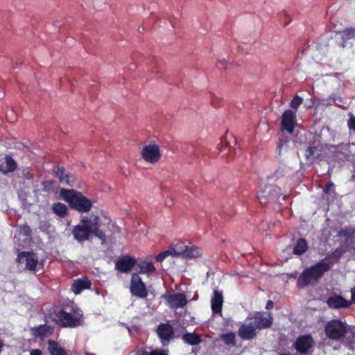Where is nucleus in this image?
Segmentation results:
<instances>
[{
    "instance_id": "f257e3e1",
    "label": "nucleus",
    "mask_w": 355,
    "mask_h": 355,
    "mask_svg": "<svg viewBox=\"0 0 355 355\" xmlns=\"http://www.w3.org/2000/svg\"><path fill=\"white\" fill-rule=\"evenodd\" d=\"M72 234L75 240L80 243L85 242L94 236L102 243L106 241V234L100 229V218L98 215L90 214L81 218L80 224L72 229Z\"/></svg>"
},
{
    "instance_id": "f03ea898",
    "label": "nucleus",
    "mask_w": 355,
    "mask_h": 355,
    "mask_svg": "<svg viewBox=\"0 0 355 355\" xmlns=\"http://www.w3.org/2000/svg\"><path fill=\"white\" fill-rule=\"evenodd\" d=\"M333 266L331 261H325V259L305 268L297 279V287L304 289L309 286H314L328 272Z\"/></svg>"
},
{
    "instance_id": "7ed1b4c3",
    "label": "nucleus",
    "mask_w": 355,
    "mask_h": 355,
    "mask_svg": "<svg viewBox=\"0 0 355 355\" xmlns=\"http://www.w3.org/2000/svg\"><path fill=\"white\" fill-rule=\"evenodd\" d=\"M53 320L60 327L74 328L83 322L82 311L78 307H73L70 312L64 309L55 307L52 311Z\"/></svg>"
},
{
    "instance_id": "20e7f679",
    "label": "nucleus",
    "mask_w": 355,
    "mask_h": 355,
    "mask_svg": "<svg viewBox=\"0 0 355 355\" xmlns=\"http://www.w3.org/2000/svg\"><path fill=\"white\" fill-rule=\"evenodd\" d=\"M60 195L61 198L69 204L71 209L80 213H88L92 207L93 202L81 192L74 189L62 188Z\"/></svg>"
},
{
    "instance_id": "39448f33",
    "label": "nucleus",
    "mask_w": 355,
    "mask_h": 355,
    "mask_svg": "<svg viewBox=\"0 0 355 355\" xmlns=\"http://www.w3.org/2000/svg\"><path fill=\"white\" fill-rule=\"evenodd\" d=\"M348 331V325L341 319H333L327 322L324 326L326 336L332 340H341Z\"/></svg>"
},
{
    "instance_id": "423d86ee",
    "label": "nucleus",
    "mask_w": 355,
    "mask_h": 355,
    "mask_svg": "<svg viewBox=\"0 0 355 355\" xmlns=\"http://www.w3.org/2000/svg\"><path fill=\"white\" fill-rule=\"evenodd\" d=\"M40 186V188L35 189L33 191L35 197L38 202L49 203L50 201L49 196L58 193V187L53 180L42 181Z\"/></svg>"
},
{
    "instance_id": "0eeeda50",
    "label": "nucleus",
    "mask_w": 355,
    "mask_h": 355,
    "mask_svg": "<svg viewBox=\"0 0 355 355\" xmlns=\"http://www.w3.org/2000/svg\"><path fill=\"white\" fill-rule=\"evenodd\" d=\"M273 317L270 312L257 311L248 316L247 320H251L257 329L261 330L271 327Z\"/></svg>"
},
{
    "instance_id": "6e6552de",
    "label": "nucleus",
    "mask_w": 355,
    "mask_h": 355,
    "mask_svg": "<svg viewBox=\"0 0 355 355\" xmlns=\"http://www.w3.org/2000/svg\"><path fill=\"white\" fill-rule=\"evenodd\" d=\"M315 342L311 334L300 335L298 336L293 347L301 354H308L313 351Z\"/></svg>"
},
{
    "instance_id": "1a4fd4ad",
    "label": "nucleus",
    "mask_w": 355,
    "mask_h": 355,
    "mask_svg": "<svg viewBox=\"0 0 355 355\" xmlns=\"http://www.w3.org/2000/svg\"><path fill=\"white\" fill-rule=\"evenodd\" d=\"M130 291L132 295L140 298H146L148 296L146 284L137 273L132 274Z\"/></svg>"
},
{
    "instance_id": "9d476101",
    "label": "nucleus",
    "mask_w": 355,
    "mask_h": 355,
    "mask_svg": "<svg viewBox=\"0 0 355 355\" xmlns=\"http://www.w3.org/2000/svg\"><path fill=\"white\" fill-rule=\"evenodd\" d=\"M156 334L163 347L168 346L170 341L175 338L173 327L169 323H160L156 329Z\"/></svg>"
},
{
    "instance_id": "9b49d317",
    "label": "nucleus",
    "mask_w": 355,
    "mask_h": 355,
    "mask_svg": "<svg viewBox=\"0 0 355 355\" xmlns=\"http://www.w3.org/2000/svg\"><path fill=\"white\" fill-rule=\"evenodd\" d=\"M141 156L148 163H157L162 157L159 146L157 144L144 146L141 149Z\"/></svg>"
},
{
    "instance_id": "f8f14e48",
    "label": "nucleus",
    "mask_w": 355,
    "mask_h": 355,
    "mask_svg": "<svg viewBox=\"0 0 355 355\" xmlns=\"http://www.w3.org/2000/svg\"><path fill=\"white\" fill-rule=\"evenodd\" d=\"M265 194H268L267 198L270 201H275L278 200L279 196L281 195V189L274 184H268L264 187L263 189L259 191L257 193V198L259 202L265 205L267 204V199L265 198Z\"/></svg>"
},
{
    "instance_id": "ddd939ff",
    "label": "nucleus",
    "mask_w": 355,
    "mask_h": 355,
    "mask_svg": "<svg viewBox=\"0 0 355 355\" xmlns=\"http://www.w3.org/2000/svg\"><path fill=\"white\" fill-rule=\"evenodd\" d=\"M17 261L19 264H24V269L35 271L38 264V258L33 252H20L17 254Z\"/></svg>"
},
{
    "instance_id": "4468645a",
    "label": "nucleus",
    "mask_w": 355,
    "mask_h": 355,
    "mask_svg": "<svg viewBox=\"0 0 355 355\" xmlns=\"http://www.w3.org/2000/svg\"><path fill=\"white\" fill-rule=\"evenodd\" d=\"M297 123L296 114L291 110H286L282 116L281 129L292 134Z\"/></svg>"
},
{
    "instance_id": "2eb2a0df",
    "label": "nucleus",
    "mask_w": 355,
    "mask_h": 355,
    "mask_svg": "<svg viewBox=\"0 0 355 355\" xmlns=\"http://www.w3.org/2000/svg\"><path fill=\"white\" fill-rule=\"evenodd\" d=\"M164 297L166 299L168 306L174 309L183 308L188 303L186 295L184 293H178L164 295Z\"/></svg>"
},
{
    "instance_id": "dca6fc26",
    "label": "nucleus",
    "mask_w": 355,
    "mask_h": 355,
    "mask_svg": "<svg viewBox=\"0 0 355 355\" xmlns=\"http://www.w3.org/2000/svg\"><path fill=\"white\" fill-rule=\"evenodd\" d=\"M239 337L243 340H252L257 337V328L251 320H247L241 325L238 330Z\"/></svg>"
},
{
    "instance_id": "f3484780",
    "label": "nucleus",
    "mask_w": 355,
    "mask_h": 355,
    "mask_svg": "<svg viewBox=\"0 0 355 355\" xmlns=\"http://www.w3.org/2000/svg\"><path fill=\"white\" fill-rule=\"evenodd\" d=\"M137 264V260L130 255L121 257L115 263V269L121 272H130Z\"/></svg>"
},
{
    "instance_id": "a211bd4d",
    "label": "nucleus",
    "mask_w": 355,
    "mask_h": 355,
    "mask_svg": "<svg viewBox=\"0 0 355 355\" xmlns=\"http://www.w3.org/2000/svg\"><path fill=\"white\" fill-rule=\"evenodd\" d=\"M326 302L330 309H334L348 308L352 305V301L345 299L340 295L330 296Z\"/></svg>"
},
{
    "instance_id": "6ab92c4d",
    "label": "nucleus",
    "mask_w": 355,
    "mask_h": 355,
    "mask_svg": "<svg viewBox=\"0 0 355 355\" xmlns=\"http://www.w3.org/2000/svg\"><path fill=\"white\" fill-rule=\"evenodd\" d=\"M53 328L46 324L37 327H33L30 329V332L33 338L43 340L44 338L51 335L53 332Z\"/></svg>"
},
{
    "instance_id": "aec40b11",
    "label": "nucleus",
    "mask_w": 355,
    "mask_h": 355,
    "mask_svg": "<svg viewBox=\"0 0 355 355\" xmlns=\"http://www.w3.org/2000/svg\"><path fill=\"white\" fill-rule=\"evenodd\" d=\"M223 304V292L215 289L211 298V308L214 314L221 313Z\"/></svg>"
},
{
    "instance_id": "412c9836",
    "label": "nucleus",
    "mask_w": 355,
    "mask_h": 355,
    "mask_svg": "<svg viewBox=\"0 0 355 355\" xmlns=\"http://www.w3.org/2000/svg\"><path fill=\"white\" fill-rule=\"evenodd\" d=\"M53 171L61 184L73 187V180L71 179V176L66 172L64 167L54 166Z\"/></svg>"
},
{
    "instance_id": "4be33fe9",
    "label": "nucleus",
    "mask_w": 355,
    "mask_h": 355,
    "mask_svg": "<svg viewBox=\"0 0 355 355\" xmlns=\"http://www.w3.org/2000/svg\"><path fill=\"white\" fill-rule=\"evenodd\" d=\"M91 286L92 282L88 277L78 278L73 281L71 289L76 295H78L85 289H89Z\"/></svg>"
},
{
    "instance_id": "5701e85b",
    "label": "nucleus",
    "mask_w": 355,
    "mask_h": 355,
    "mask_svg": "<svg viewBox=\"0 0 355 355\" xmlns=\"http://www.w3.org/2000/svg\"><path fill=\"white\" fill-rule=\"evenodd\" d=\"M5 162L6 165L0 164V172H2L3 174L13 172L17 169V164L10 155L5 157Z\"/></svg>"
},
{
    "instance_id": "b1692460",
    "label": "nucleus",
    "mask_w": 355,
    "mask_h": 355,
    "mask_svg": "<svg viewBox=\"0 0 355 355\" xmlns=\"http://www.w3.org/2000/svg\"><path fill=\"white\" fill-rule=\"evenodd\" d=\"M135 266H137L136 270L138 271L139 274H149L156 271V268L152 261H144L137 263Z\"/></svg>"
},
{
    "instance_id": "393cba45",
    "label": "nucleus",
    "mask_w": 355,
    "mask_h": 355,
    "mask_svg": "<svg viewBox=\"0 0 355 355\" xmlns=\"http://www.w3.org/2000/svg\"><path fill=\"white\" fill-rule=\"evenodd\" d=\"M182 338L185 343L190 345H197L202 342L201 336L196 333H186Z\"/></svg>"
},
{
    "instance_id": "a878e982",
    "label": "nucleus",
    "mask_w": 355,
    "mask_h": 355,
    "mask_svg": "<svg viewBox=\"0 0 355 355\" xmlns=\"http://www.w3.org/2000/svg\"><path fill=\"white\" fill-rule=\"evenodd\" d=\"M48 349L50 355H68L65 350L61 346H60L56 341L53 340H49L48 341Z\"/></svg>"
},
{
    "instance_id": "bb28decb",
    "label": "nucleus",
    "mask_w": 355,
    "mask_h": 355,
    "mask_svg": "<svg viewBox=\"0 0 355 355\" xmlns=\"http://www.w3.org/2000/svg\"><path fill=\"white\" fill-rule=\"evenodd\" d=\"M53 212L60 218H64L68 215V208L66 205L61 202H55L52 205Z\"/></svg>"
},
{
    "instance_id": "cd10ccee",
    "label": "nucleus",
    "mask_w": 355,
    "mask_h": 355,
    "mask_svg": "<svg viewBox=\"0 0 355 355\" xmlns=\"http://www.w3.org/2000/svg\"><path fill=\"white\" fill-rule=\"evenodd\" d=\"M201 255V249L196 246L186 245L183 257L185 258H196Z\"/></svg>"
},
{
    "instance_id": "c85d7f7f",
    "label": "nucleus",
    "mask_w": 355,
    "mask_h": 355,
    "mask_svg": "<svg viewBox=\"0 0 355 355\" xmlns=\"http://www.w3.org/2000/svg\"><path fill=\"white\" fill-rule=\"evenodd\" d=\"M320 150L316 146H308L305 150V157L311 162L317 159L320 156Z\"/></svg>"
},
{
    "instance_id": "c756f323",
    "label": "nucleus",
    "mask_w": 355,
    "mask_h": 355,
    "mask_svg": "<svg viewBox=\"0 0 355 355\" xmlns=\"http://www.w3.org/2000/svg\"><path fill=\"white\" fill-rule=\"evenodd\" d=\"M308 249L306 241L304 239H299L293 249L295 254L301 255L304 254Z\"/></svg>"
},
{
    "instance_id": "7c9ffc66",
    "label": "nucleus",
    "mask_w": 355,
    "mask_h": 355,
    "mask_svg": "<svg viewBox=\"0 0 355 355\" xmlns=\"http://www.w3.org/2000/svg\"><path fill=\"white\" fill-rule=\"evenodd\" d=\"M184 248H186V245L183 243H179L175 245L171 246L169 248L171 250V256L175 257H183Z\"/></svg>"
},
{
    "instance_id": "2f4dec72",
    "label": "nucleus",
    "mask_w": 355,
    "mask_h": 355,
    "mask_svg": "<svg viewBox=\"0 0 355 355\" xmlns=\"http://www.w3.org/2000/svg\"><path fill=\"white\" fill-rule=\"evenodd\" d=\"M220 339L227 345L234 346L236 345V336L233 332L221 334Z\"/></svg>"
},
{
    "instance_id": "473e14b6",
    "label": "nucleus",
    "mask_w": 355,
    "mask_h": 355,
    "mask_svg": "<svg viewBox=\"0 0 355 355\" xmlns=\"http://www.w3.org/2000/svg\"><path fill=\"white\" fill-rule=\"evenodd\" d=\"M338 235L339 236H343L346 239H351L355 236V227H348L344 229H341L338 231Z\"/></svg>"
},
{
    "instance_id": "72a5a7b5",
    "label": "nucleus",
    "mask_w": 355,
    "mask_h": 355,
    "mask_svg": "<svg viewBox=\"0 0 355 355\" xmlns=\"http://www.w3.org/2000/svg\"><path fill=\"white\" fill-rule=\"evenodd\" d=\"M341 37L344 41L355 38V28H345L341 33Z\"/></svg>"
},
{
    "instance_id": "f704fd0d",
    "label": "nucleus",
    "mask_w": 355,
    "mask_h": 355,
    "mask_svg": "<svg viewBox=\"0 0 355 355\" xmlns=\"http://www.w3.org/2000/svg\"><path fill=\"white\" fill-rule=\"evenodd\" d=\"M302 103H303V98L301 96H300L298 95H296L291 100V101L290 103V107L292 109H294V110H297L298 109L299 106Z\"/></svg>"
},
{
    "instance_id": "c9c22d12",
    "label": "nucleus",
    "mask_w": 355,
    "mask_h": 355,
    "mask_svg": "<svg viewBox=\"0 0 355 355\" xmlns=\"http://www.w3.org/2000/svg\"><path fill=\"white\" fill-rule=\"evenodd\" d=\"M19 232L21 234L26 237H29L31 236V229L27 224H24L22 225H20L19 227Z\"/></svg>"
},
{
    "instance_id": "e433bc0d",
    "label": "nucleus",
    "mask_w": 355,
    "mask_h": 355,
    "mask_svg": "<svg viewBox=\"0 0 355 355\" xmlns=\"http://www.w3.org/2000/svg\"><path fill=\"white\" fill-rule=\"evenodd\" d=\"M168 255H171V250L168 248L167 250L161 252L155 257V260L157 262H162Z\"/></svg>"
},
{
    "instance_id": "4c0bfd02",
    "label": "nucleus",
    "mask_w": 355,
    "mask_h": 355,
    "mask_svg": "<svg viewBox=\"0 0 355 355\" xmlns=\"http://www.w3.org/2000/svg\"><path fill=\"white\" fill-rule=\"evenodd\" d=\"M109 230L111 232V234H116L120 232V228L119 226L116 225L115 223H113L111 220L107 223Z\"/></svg>"
},
{
    "instance_id": "58836bf2",
    "label": "nucleus",
    "mask_w": 355,
    "mask_h": 355,
    "mask_svg": "<svg viewBox=\"0 0 355 355\" xmlns=\"http://www.w3.org/2000/svg\"><path fill=\"white\" fill-rule=\"evenodd\" d=\"M150 355H169V354H168V349L156 348L155 349L150 352Z\"/></svg>"
},
{
    "instance_id": "ea45409f",
    "label": "nucleus",
    "mask_w": 355,
    "mask_h": 355,
    "mask_svg": "<svg viewBox=\"0 0 355 355\" xmlns=\"http://www.w3.org/2000/svg\"><path fill=\"white\" fill-rule=\"evenodd\" d=\"M345 251L340 248L336 249L331 254V257L337 260L340 259Z\"/></svg>"
},
{
    "instance_id": "a19ab883",
    "label": "nucleus",
    "mask_w": 355,
    "mask_h": 355,
    "mask_svg": "<svg viewBox=\"0 0 355 355\" xmlns=\"http://www.w3.org/2000/svg\"><path fill=\"white\" fill-rule=\"evenodd\" d=\"M347 125L349 130H353L355 132V116L352 115L347 121Z\"/></svg>"
},
{
    "instance_id": "79ce46f5",
    "label": "nucleus",
    "mask_w": 355,
    "mask_h": 355,
    "mask_svg": "<svg viewBox=\"0 0 355 355\" xmlns=\"http://www.w3.org/2000/svg\"><path fill=\"white\" fill-rule=\"evenodd\" d=\"M151 71H152V73H155L156 74H157L159 73L158 65H157V60H155L153 62V67L151 69Z\"/></svg>"
},
{
    "instance_id": "37998d69",
    "label": "nucleus",
    "mask_w": 355,
    "mask_h": 355,
    "mask_svg": "<svg viewBox=\"0 0 355 355\" xmlns=\"http://www.w3.org/2000/svg\"><path fill=\"white\" fill-rule=\"evenodd\" d=\"M30 355H42V351L39 349H32L30 352Z\"/></svg>"
},
{
    "instance_id": "c03bdc74",
    "label": "nucleus",
    "mask_w": 355,
    "mask_h": 355,
    "mask_svg": "<svg viewBox=\"0 0 355 355\" xmlns=\"http://www.w3.org/2000/svg\"><path fill=\"white\" fill-rule=\"evenodd\" d=\"M227 64V61L225 59H223L221 60H219L218 62V67H220L219 65H221L223 67H226Z\"/></svg>"
},
{
    "instance_id": "a18cd8bd",
    "label": "nucleus",
    "mask_w": 355,
    "mask_h": 355,
    "mask_svg": "<svg viewBox=\"0 0 355 355\" xmlns=\"http://www.w3.org/2000/svg\"><path fill=\"white\" fill-rule=\"evenodd\" d=\"M332 101H333V103L335 104L336 105H339V103H337V100H339V102L341 103L343 101H342V98H340V97H336V96H334V97L331 98Z\"/></svg>"
},
{
    "instance_id": "49530a36",
    "label": "nucleus",
    "mask_w": 355,
    "mask_h": 355,
    "mask_svg": "<svg viewBox=\"0 0 355 355\" xmlns=\"http://www.w3.org/2000/svg\"><path fill=\"white\" fill-rule=\"evenodd\" d=\"M273 306H274L273 302L272 300H268L266 303V309H270L273 307Z\"/></svg>"
},
{
    "instance_id": "de8ad7c7",
    "label": "nucleus",
    "mask_w": 355,
    "mask_h": 355,
    "mask_svg": "<svg viewBox=\"0 0 355 355\" xmlns=\"http://www.w3.org/2000/svg\"><path fill=\"white\" fill-rule=\"evenodd\" d=\"M333 186H334L333 183H329V184H328L326 186L325 189H324V193H328V192L330 191L331 188Z\"/></svg>"
},
{
    "instance_id": "09e8293b",
    "label": "nucleus",
    "mask_w": 355,
    "mask_h": 355,
    "mask_svg": "<svg viewBox=\"0 0 355 355\" xmlns=\"http://www.w3.org/2000/svg\"><path fill=\"white\" fill-rule=\"evenodd\" d=\"M150 352H148L144 349L140 350L137 352V355H150Z\"/></svg>"
},
{
    "instance_id": "8fccbe9b",
    "label": "nucleus",
    "mask_w": 355,
    "mask_h": 355,
    "mask_svg": "<svg viewBox=\"0 0 355 355\" xmlns=\"http://www.w3.org/2000/svg\"><path fill=\"white\" fill-rule=\"evenodd\" d=\"M352 304L354 302L355 303V290H353L352 291Z\"/></svg>"
},
{
    "instance_id": "3c124183",
    "label": "nucleus",
    "mask_w": 355,
    "mask_h": 355,
    "mask_svg": "<svg viewBox=\"0 0 355 355\" xmlns=\"http://www.w3.org/2000/svg\"><path fill=\"white\" fill-rule=\"evenodd\" d=\"M264 196H265V198L267 199V203L270 202V199L267 198L268 194H265Z\"/></svg>"
},
{
    "instance_id": "603ef678",
    "label": "nucleus",
    "mask_w": 355,
    "mask_h": 355,
    "mask_svg": "<svg viewBox=\"0 0 355 355\" xmlns=\"http://www.w3.org/2000/svg\"><path fill=\"white\" fill-rule=\"evenodd\" d=\"M281 355H291V354H282Z\"/></svg>"
}]
</instances>
